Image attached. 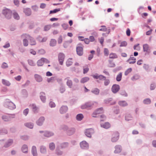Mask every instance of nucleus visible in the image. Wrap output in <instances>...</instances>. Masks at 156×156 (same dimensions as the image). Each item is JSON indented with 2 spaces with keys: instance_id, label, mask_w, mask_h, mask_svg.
Masks as SVG:
<instances>
[{
  "instance_id": "nucleus-1",
  "label": "nucleus",
  "mask_w": 156,
  "mask_h": 156,
  "mask_svg": "<svg viewBox=\"0 0 156 156\" xmlns=\"http://www.w3.org/2000/svg\"><path fill=\"white\" fill-rule=\"evenodd\" d=\"M60 129L66 131L67 134L69 135L73 134L75 132V129L74 128H68L66 125H62L60 127Z\"/></svg>"
},
{
  "instance_id": "nucleus-2",
  "label": "nucleus",
  "mask_w": 156,
  "mask_h": 156,
  "mask_svg": "<svg viewBox=\"0 0 156 156\" xmlns=\"http://www.w3.org/2000/svg\"><path fill=\"white\" fill-rule=\"evenodd\" d=\"M4 105L9 109L13 110L16 108L15 105L9 99H6L4 102Z\"/></svg>"
},
{
  "instance_id": "nucleus-3",
  "label": "nucleus",
  "mask_w": 156,
  "mask_h": 156,
  "mask_svg": "<svg viewBox=\"0 0 156 156\" xmlns=\"http://www.w3.org/2000/svg\"><path fill=\"white\" fill-rule=\"evenodd\" d=\"M2 13L7 19H10L11 17L12 12L9 9H4L2 11Z\"/></svg>"
},
{
  "instance_id": "nucleus-4",
  "label": "nucleus",
  "mask_w": 156,
  "mask_h": 156,
  "mask_svg": "<svg viewBox=\"0 0 156 156\" xmlns=\"http://www.w3.org/2000/svg\"><path fill=\"white\" fill-rule=\"evenodd\" d=\"M21 37H25L26 38H28L29 40L30 41V44L31 45H34L36 44V43L35 39L31 37L29 35L25 34H23L21 35Z\"/></svg>"
},
{
  "instance_id": "nucleus-5",
  "label": "nucleus",
  "mask_w": 156,
  "mask_h": 156,
  "mask_svg": "<svg viewBox=\"0 0 156 156\" xmlns=\"http://www.w3.org/2000/svg\"><path fill=\"white\" fill-rule=\"evenodd\" d=\"M15 117L14 114L11 115H6L2 116V119L5 121H10L11 119L14 118Z\"/></svg>"
},
{
  "instance_id": "nucleus-6",
  "label": "nucleus",
  "mask_w": 156,
  "mask_h": 156,
  "mask_svg": "<svg viewBox=\"0 0 156 156\" xmlns=\"http://www.w3.org/2000/svg\"><path fill=\"white\" fill-rule=\"evenodd\" d=\"M103 112V108H99L98 109H97L94 112L92 115V116L93 117H98V116H97L98 114L101 113Z\"/></svg>"
},
{
  "instance_id": "nucleus-7",
  "label": "nucleus",
  "mask_w": 156,
  "mask_h": 156,
  "mask_svg": "<svg viewBox=\"0 0 156 156\" xmlns=\"http://www.w3.org/2000/svg\"><path fill=\"white\" fill-rule=\"evenodd\" d=\"M93 105V104L91 102H89L85 103L81 106V108L82 109H89Z\"/></svg>"
},
{
  "instance_id": "nucleus-8",
  "label": "nucleus",
  "mask_w": 156,
  "mask_h": 156,
  "mask_svg": "<svg viewBox=\"0 0 156 156\" xmlns=\"http://www.w3.org/2000/svg\"><path fill=\"white\" fill-rule=\"evenodd\" d=\"M65 57V55L62 53H60L58 55V60L59 64L62 65Z\"/></svg>"
},
{
  "instance_id": "nucleus-9",
  "label": "nucleus",
  "mask_w": 156,
  "mask_h": 156,
  "mask_svg": "<svg viewBox=\"0 0 156 156\" xmlns=\"http://www.w3.org/2000/svg\"><path fill=\"white\" fill-rule=\"evenodd\" d=\"M119 134L117 132L114 133L112 135L111 141L113 142L117 141L119 139Z\"/></svg>"
},
{
  "instance_id": "nucleus-10",
  "label": "nucleus",
  "mask_w": 156,
  "mask_h": 156,
  "mask_svg": "<svg viewBox=\"0 0 156 156\" xmlns=\"http://www.w3.org/2000/svg\"><path fill=\"white\" fill-rule=\"evenodd\" d=\"M119 86L116 84H113L111 88L112 92L114 94L117 93L119 90Z\"/></svg>"
},
{
  "instance_id": "nucleus-11",
  "label": "nucleus",
  "mask_w": 156,
  "mask_h": 156,
  "mask_svg": "<svg viewBox=\"0 0 156 156\" xmlns=\"http://www.w3.org/2000/svg\"><path fill=\"white\" fill-rule=\"evenodd\" d=\"M94 129L90 128L87 129L85 132V133L87 137L90 138L91 136V134L94 133Z\"/></svg>"
},
{
  "instance_id": "nucleus-12",
  "label": "nucleus",
  "mask_w": 156,
  "mask_h": 156,
  "mask_svg": "<svg viewBox=\"0 0 156 156\" xmlns=\"http://www.w3.org/2000/svg\"><path fill=\"white\" fill-rule=\"evenodd\" d=\"M76 51L77 54L80 56L83 54V48L81 46H77L76 48Z\"/></svg>"
},
{
  "instance_id": "nucleus-13",
  "label": "nucleus",
  "mask_w": 156,
  "mask_h": 156,
  "mask_svg": "<svg viewBox=\"0 0 156 156\" xmlns=\"http://www.w3.org/2000/svg\"><path fill=\"white\" fill-rule=\"evenodd\" d=\"M80 147L83 149H87L89 147L88 144L86 141H83L80 143Z\"/></svg>"
},
{
  "instance_id": "nucleus-14",
  "label": "nucleus",
  "mask_w": 156,
  "mask_h": 156,
  "mask_svg": "<svg viewBox=\"0 0 156 156\" xmlns=\"http://www.w3.org/2000/svg\"><path fill=\"white\" fill-rule=\"evenodd\" d=\"M126 62L130 64H133L136 62V58L133 57V55H131L129 58L126 61Z\"/></svg>"
},
{
  "instance_id": "nucleus-15",
  "label": "nucleus",
  "mask_w": 156,
  "mask_h": 156,
  "mask_svg": "<svg viewBox=\"0 0 156 156\" xmlns=\"http://www.w3.org/2000/svg\"><path fill=\"white\" fill-rule=\"evenodd\" d=\"M65 80H66V84L68 86L69 88H71L73 85V82L70 79V78L69 77H67L65 78L64 79Z\"/></svg>"
},
{
  "instance_id": "nucleus-16",
  "label": "nucleus",
  "mask_w": 156,
  "mask_h": 156,
  "mask_svg": "<svg viewBox=\"0 0 156 156\" xmlns=\"http://www.w3.org/2000/svg\"><path fill=\"white\" fill-rule=\"evenodd\" d=\"M68 108L67 106H62L60 108L59 112L61 114H63L66 113L68 111Z\"/></svg>"
},
{
  "instance_id": "nucleus-17",
  "label": "nucleus",
  "mask_w": 156,
  "mask_h": 156,
  "mask_svg": "<svg viewBox=\"0 0 156 156\" xmlns=\"http://www.w3.org/2000/svg\"><path fill=\"white\" fill-rule=\"evenodd\" d=\"M13 143V140L12 139H9L5 143L4 147L5 148L8 147L10 146Z\"/></svg>"
},
{
  "instance_id": "nucleus-18",
  "label": "nucleus",
  "mask_w": 156,
  "mask_h": 156,
  "mask_svg": "<svg viewBox=\"0 0 156 156\" xmlns=\"http://www.w3.org/2000/svg\"><path fill=\"white\" fill-rule=\"evenodd\" d=\"M44 120L45 119L44 117H41L36 121V123L38 126H41L42 125Z\"/></svg>"
},
{
  "instance_id": "nucleus-19",
  "label": "nucleus",
  "mask_w": 156,
  "mask_h": 156,
  "mask_svg": "<svg viewBox=\"0 0 156 156\" xmlns=\"http://www.w3.org/2000/svg\"><path fill=\"white\" fill-rule=\"evenodd\" d=\"M23 12L27 16H30L31 14V9L29 8L24 9Z\"/></svg>"
},
{
  "instance_id": "nucleus-20",
  "label": "nucleus",
  "mask_w": 156,
  "mask_h": 156,
  "mask_svg": "<svg viewBox=\"0 0 156 156\" xmlns=\"http://www.w3.org/2000/svg\"><path fill=\"white\" fill-rule=\"evenodd\" d=\"M34 77L36 80L38 82H40L43 80L42 76L38 74H35L34 75Z\"/></svg>"
},
{
  "instance_id": "nucleus-21",
  "label": "nucleus",
  "mask_w": 156,
  "mask_h": 156,
  "mask_svg": "<svg viewBox=\"0 0 156 156\" xmlns=\"http://www.w3.org/2000/svg\"><path fill=\"white\" fill-rule=\"evenodd\" d=\"M40 97L42 102L43 103L45 102L46 100L45 94L43 92H41L40 93Z\"/></svg>"
},
{
  "instance_id": "nucleus-22",
  "label": "nucleus",
  "mask_w": 156,
  "mask_h": 156,
  "mask_svg": "<svg viewBox=\"0 0 156 156\" xmlns=\"http://www.w3.org/2000/svg\"><path fill=\"white\" fill-rule=\"evenodd\" d=\"M31 153L33 156H37V153L36 147L35 146H32L31 149Z\"/></svg>"
},
{
  "instance_id": "nucleus-23",
  "label": "nucleus",
  "mask_w": 156,
  "mask_h": 156,
  "mask_svg": "<svg viewBox=\"0 0 156 156\" xmlns=\"http://www.w3.org/2000/svg\"><path fill=\"white\" fill-rule=\"evenodd\" d=\"M40 152L42 154H45L47 152L46 148L43 145H41L40 147Z\"/></svg>"
},
{
  "instance_id": "nucleus-24",
  "label": "nucleus",
  "mask_w": 156,
  "mask_h": 156,
  "mask_svg": "<svg viewBox=\"0 0 156 156\" xmlns=\"http://www.w3.org/2000/svg\"><path fill=\"white\" fill-rule=\"evenodd\" d=\"M115 150L114 151L115 153H119L122 151V147L121 146L117 145L115 147Z\"/></svg>"
},
{
  "instance_id": "nucleus-25",
  "label": "nucleus",
  "mask_w": 156,
  "mask_h": 156,
  "mask_svg": "<svg viewBox=\"0 0 156 156\" xmlns=\"http://www.w3.org/2000/svg\"><path fill=\"white\" fill-rule=\"evenodd\" d=\"M54 133L51 132L46 131L44 132V136L47 137H49L53 136Z\"/></svg>"
},
{
  "instance_id": "nucleus-26",
  "label": "nucleus",
  "mask_w": 156,
  "mask_h": 156,
  "mask_svg": "<svg viewBox=\"0 0 156 156\" xmlns=\"http://www.w3.org/2000/svg\"><path fill=\"white\" fill-rule=\"evenodd\" d=\"M143 51L144 52H148L150 50L148 45L147 44H145L143 45Z\"/></svg>"
},
{
  "instance_id": "nucleus-27",
  "label": "nucleus",
  "mask_w": 156,
  "mask_h": 156,
  "mask_svg": "<svg viewBox=\"0 0 156 156\" xmlns=\"http://www.w3.org/2000/svg\"><path fill=\"white\" fill-rule=\"evenodd\" d=\"M21 150L23 153H27L28 151V148L27 145L25 144L23 145L21 148Z\"/></svg>"
},
{
  "instance_id": "nucleus-28",
  "label": "nucleus",
  "mask_w": 156,
  "mask_h": 156,
  "mask_svg": "<svg viewBox=\"0 0 156 156\" xmlns=\"http://www.w3.org/2000/svg\"><path fill=\"white\" fill-rule=\"evenodd\" d=\"M90 78L88 77H85L82 78L80 81L81 83H84L89 80Z\"/></svg>"
},
{
  "instance_id": "nucleus-29",
  "label": "nucleus",
  "mask_w": 156,
  "mask_h": 156,
  "mask_svg": "<svg viewBox=\"0 0 156 156\" xmlns=\"http://www.w3.org/2000/svg\"><path fill=\"white\" fill-rule=\"evenodd\" d=\"M56 41L55 39H52L50 41V45L52 47L56 45Z\"/></svg>"
},
{
  "instance_id": "nucleus-30",
  "label": "nucleus",
  "mask_w": 156,
  "mask_h": 156,
  "mask_svg": "<svg viewBox=\"0 0 156 156\" xmlns=\"http://www.w3.org/2000/svg\"><path fill=\"white\" fill-rule=\"evenodd\" d=\"M24 125L30 129H32L34 127V124L32 122H27L24 124Z\"/></svg>"
},
{
  "instance_id": "nucleus-31",
  "label": "nucleus",
  "mask_w": 156,
  "mask_h": 156,
  "mask_svg": "<svg viewBox=\"0 0 156 156\" xmlns=\"http://www.w3.org/2000/svg\"><path fill=\"white\" fill-rule=\"evenodd\" d=\"M44 63V58H42L39 60L37 62V65L39 66H42Z\"/></svg>"
},
{
  "instance_id": "nucleus-32",
  "label": "nucleus",
  "mask_w": 156,
  "mask_h": 156,
  "mask_svg": "<svg viewBox=\"0 0 156 156\" xmlns=\"http://www.w3.org/2000/svg\"><path fill=\"white\" fill-rule=\"evenodd\" d=\"M101 126L105 129H108L110 127V124L108 122H105L104 124H101Z\"/></svg>"
},
{
  "instance_id": "nucleus-33",
  "label": "nucleus",
  "mask_w": 156,
  "mask_h": 156,
  "mask_svg": "<svg viewBox=\"0 0 156 156\" xmlns=\"http://www.w3.org/2000/svg\"><path fill=\"white\" fill-rule=\"evenodd\" d=\"M100 90L97 88H95L91 91V92L94 94L98 95L99 93Z\"/></svg>"
},
{
  "instance_id": "nucleus-34",
  "label": "nucleus",
  "mask_w": 156,
  "mask_h": 156,
  "mask_svg": "<svg viewBox=\"0 0 156 156\" xmlns=\"http://www.w3.org/2000/svg\"><path fill=\"white\" fill-rule=\"evenodd\" d=\"M2 83L4 85L8 86H9L11 84L9 81L4 79L2 80Z\"/></svg>"
},
{
  "instance_id": "nucleus-35",
  "label": "nucleus",
  "mask_w": 156,
  "mask_h": 156,
  "mask_svg": "<svg viewBox=\"0 0 156 156\" xmlns=\"http://www.w3.org/2000/svg\"><path fill=\"white\" fill-rule=\"evenodd\" d=\"M49 148L50 150L53 151L55 149V145L54 143L52 142L49 144Z\"/></svg>"
},
{
  "instance_id": "nucleus-36",
  "label": "nucleus",
  "mask_w": 156,
  "mask_h": 156,
  "mask_svg": "<svg viewBox=\"0 0 156 156\" xmlns=\"http://www.w3.org/2000/svg\"><path fill=\"white\" fill-rule=\"evenodd\" d=\"M119 104L121 106L124 107L127 105V102L125 101H120L119 102Z\"/></svg>"
},
{
  "instance_id": "nucleus-37",
  "label": "nucleus",
  "mask_w": 156,
  "mask_h": 156,
  "mask_svg": "<svg viewBox=\"0 0 156 156\" xmlns=\"http://www.w3.org/2000/svg\"><path fill=\"white\" fill-rule=\"evenodd\" d=\"M83 118V116L82 114H78L76 116V119L78 121H81Z\"/></svg>"
},
{
  "instance_id": "nucleus-38",
  "label": "nucleus",
  "mask_w": 156,
  "mask_h": 156,
  "mask_svg": "<svg viewBox=\"0 0 156 156\" xmlns=\"http://www.w3.org/2000/svg\"><path fill=\"white\" fill-rule=\"evenodd\" d=\"M13 17L15 19L17 20H18L20 19V16L16 12L14 11L13 12Z\"/></svg>"
},
{
  "instance_id": "nucleus-39",
  "label": "nucleus",
  "mask_w": 156,
  "mask_h": 156,
  "mask_svg": "<svg viewBox=\"0 0 156 156\" xmlns=\"http://www.w3.org/2000/svg\"><path fill=\"white\" fill-rule=\"evenodd\" d=\"M109 58H118V56L115 53H112L110 54Z\"/></svg>"
},
{
  "instance_id": "nucleus-40",
  "label": "nucleus",
  "mask_w": 156,
  "mask_h": 156,
  "mask_svg": "<svg viewBox=\"0 0 156 156\" xmlns=\"http://www.w3.org/2000/svg\"><path fill=\"white\" fill-rule=\"evenodd\" d=\"M151 100L150 98H147L144 99L143 101V103L145 104L148 105L151 103Z\"/></svg>"
},
{
  "instance_id": "nucleus-41",
  "label": "nucleus",
  "mask_w": 156,
  "mask_h": 156,
  "mask_svg": "<svg viewBox=\"0 0 156 156\" xmlns=\"http://www.w3.org/2000/svg\"><path fill=\"white\" fill-rule=\"evenodd\" d=\"M8 132L7 130L5 128L0 129V134H6Z\"/></svg>"
},
{
  "instance_id": "nucleus-42",
  "label": "nucleus",
  "mask_w": 156,
  "mask_h": 156,
  "mask_svg": "<svg viewBox=\"0 0 156 156\" xmlns=\"http://www.w3.org/2000/svg\"><path fill=\"white\" fill-rule=\"evenodd\" d=\"M72 59V58H69V59H68V60L66 61V65L67 66L69 67L72 64L73 62L71 61Z\"/></svg>"
},
{
  "instance_id": "nucleus-43",
  "label": "nucleus",
  "mask_w": 156,
  "mask_h": 156,
  "mask_svg": "<svg viewBox=\"0 0 156 156\" xmlns=\"http://www.w3.org/2000/svg\"><path fill=\"white\" fill-rule=\"evenodd\" d=\"M122 78V73H120L117 76L116 80L118 82L120 81Z\"/></svg>"
},
{
  "instance_id": "nucleus-44",
  "label": "nucleus",
  "mask_w": 156,
  "mask_h": 156,
  "mask_svg": "<svg viewBox=\"0 0 156 156\" xmlns=\"http://www.w3.org/2000/svg\"><path fill=\"white\" fill-rule=\"evenodd\" d=\"M68 146V143L67 142H65L61 144L60 145V147L62 148H64L67 147Z\"/></svg>"
},
{
  "instance_id": "nucleus-45",
  "label": "nucleus",
  "mask_w": 156,
  "mask_h": 156,
  "mask_svg": "<svg viewBox=\"0 0 156 156\" xmlns=\"http://www.w3.org/2000/svg\"><path fill=\"white\" fill-rule=\"evenodd\" d=\"M9 66L7 63L5 62H3L1 66V67L2 69H5L7 68Z\"/></svg>"
},
{
  "instance_id": "nucleus-46",
  "label": "nucleus",
  "mask_w": 156,
  "mask_h": 156,
  "mask_svg": "<svg viewBox=\"0 0 156 156\" xmlns=\"http://www.w3.org/2000/svg\"><path fill=\"white\" fill-rule=\"evenodd\" d=\"M30 106L33 109V111L34 112H35L37 109V108L35 104H32L30 105Z\"/></svg>"
},
{
  "instance_id": "nucleus-47",
  "label": "nucleus",
  "mask_w": 156,
  "mask_h": 156,
  "mask_svg": "<svg viewBox=\"0 0 156 156\" xmlns=\"http://www.w3.org/2000/svg\"><path fill=\"white\" fill-rule=\"evenodd\" d=\"M23 44L24 46L27 47L28 45V42L27 39L26 38H24L23 40Z\"/></svg>"
},
{
  "instance_id": "nucleus-48",
  "label": "nucleus",
  "mask_w": 156,
  "mask_h": 156,
  "mask_svg": "<svg viewBox=\"0 0 156 156\" xmlns=\"http://www.w3.org/2000/svg\"><path fill=\"white\" fill-rule=\"evenodd\" d=\"M132 117L131 115L130 114H128L126 115L125 116V119L127 121L131 120L132 119Z\"/></svg>"
},
{
  "instance_id": "nucleus-49",
  "label": "nucleus",
  "mask_w": 156,
  "mask_h": 156,
  "mask_svg": "<svg viewBox=\"0 0 156 156\" xmlns=\"http://www.w3.org/2000/svg\"><path fill=\"white\" fill-rule=\"evenodd\" d=\"M28 64L29 65L32 66H35L36 64L34 62V61L31 60H29L28 61Z\"/></svg>"
},
{
  "instance_id": "nucleus-50",
  "label": "nucleus",
  "mask_w": 156,
  "mask_h": 156,
  "mask_svg": "<svg viewBox=\"0 0 156 156\" xmlns=\"http://www.w3.org/2000/svg\"><path fill=\"white\" fill-rule=\"evenodd\" d=\"M60 10V9H55L53 10H51L50 12V14L54 13L59 11Z\"/></svg>"
},
{
  "instance_id": "nucleus-51",
  "label": "nucleus",
  "mask_w": 156,
  "mask_h": 156,
  "mask_svg": "<svg viewBox=\"0 0 156 156\" xmlns=\"http://www.w3.org/2000/svg\"><path fill=\"white\" fill-rule=\"evenodd\" d=\"M132 71V69L131 68H129L125 72V75L126 76L127 75L130 73Z\"/></svg>"
},
{
  "instance_id": "nucleus-52",
  "label": "nucleus",
  "mask_w": 156,
  "mask_h": 156,
  "mask_svg": "<svg viewBox=\"0 0 156 156\" xmlns=\"http://www.w3.org/2000/svg\"><path fill=\"white\" fill-rule=\"evenodd\" d=\"M140 78V76L137 75H135L131 78V80H136Z\"/></svg>"
},
{
  "instance_id": "nucleus-53",
  "label": "nucleus",
  "mask_w": 156,
  "mask_h": 156,
  "mask_svg": "<svg viewBox=\"0 0 156 156\" xmlns=\"http://www.w3.org/2000/svg\"><path fill=\"white\" fill-rule=\"evenodd\" d=\"M89 69L87 66L83 67V73L85 74L87 73L89 71Z\"/></svg>"
},
{
  "instance_id": "nucleus-54",
  "label": "nucleus",
  "mask_w": 156,
  "mask_h": 156,
  "mask_svg": "<svg viewBox=\"0 0 156 156\" xmlns=\"http://www.w3.org/2000/svg\"><path fill=\"white\" fill-rule=\"evenodd\" d=\"M120 94L124 96L125 97H126L127 96V94L125 90H121L120 92Z\"/></svg>"
},
{
  "instance_id": "nucleus-55",
  "label": "nucleus",
  "mask_w": 156,
  "mask_h": 156,
  "mask_svg": "<svg viewBox=\"0 0 156 156\" xmlns=\"http://www.w3.org/2000/svg\"><path fill=\"white\" fill-rule=\"evenodd\" d=\"M127 43L125 41H123L121 42L120 46L121 47H126L127 46Z\"/></svg>"
},
{
  "instance_id": "nucleus-56",
  "label": "nucleus",
  "mask_w": 156,
  "mask_h": 156,
  "mask_svg": "<svg viewBox=\"0 0 156 156\" xmlns=\"http://www.w3.org/2000/svg\"><path fill=\"white\" fill-rule=\"evenodd\" d=\"M104 85L105 86H108L110 83V80L108 79H106L104 80Z\"/></svg>"
},
{
  "instance_id": "nucleus-57",
  "label": "nucleus",
  "mask_w": 156,
  "mask_h": 156,
  "mask_svg": "<svg viewBox=\"0 0 156 156\" xmlns=\"http://www.w3.org/2000/svg\"><path fill=\"white\" fill-rule=\"evenodd\" d=\"M112 100V98H109L107 99H106L104 101L105 103L106 104H108L110 103L111 101Z\"/></svg>"
},
{
  "instance_id": "nucleus-58",
  "label": "nucleus",
  "mask_w": 156,
  "mask_h": 156,
  "mask_svg": "<svg viewBox=\"0 0 156 156\" xmlns=\"http://www.w3.org/2000/svg\"><path fill=\"white\" fill-rule=\"evenodd\" d=\"M109 67H114L115 66V64L114 63L112 62V61H109Z\"/></svg>"
},
{
  "instance_id": "nucleus-59",
  "label": "nucleus",
  "mask_w": 156,
  "mask_h": 156,
  "mask_svg": "<svg viewBox=\"0 0 156 156\" xmlns=\"http://www.w3.org/2000/svg\"><path fill=\"white\" fill-rule=\"evenodd\" d=\"M45 50L42 49L39 50L38 51V53L39 54L43 55L45 54Z\"/></svg>"
},
{
  "instance_id": "nucleus-60",
  "label": "nucleus",
  "mask_w": 156,
  "mask_h": 156,
  "mask_svg": "<svg viewBox=\"0 0 156 156\" xmlns=\"http://www.w3.org/2000/svg\"><path fill=\"white\" fill-rule=\"evenodd\" d=\"M29 112V110L28 108H26L23 111V114L27 116Z\"/></svg>"
},
{
  "instance_id": "nucleus-61",
  "label": "nucleus",
  "mask_w": 156,
  "mask_h": 156,
  "mask_svg": "<svg viewBox=\"0 0 156 156\" xmlns=\"http://www.w3.org/2000/svg\"><path fill=\"white\" fill-rule=\"evenodd\" d=\"M51 26L49 25L45 26L44 27V30L45 31L48 30L50 28Z\"/></svg>"
},
{
  "instance_id": "nucleus-62",
  "label": "nucleus",
  "mask_w": 156,
  "mask_h": 156,
  "mask_svg": "<svg viewBox=\"0 0 156 156\" xmlns=\"http://www.w3.org/2000/svg\"><path fill=\"white\" fill-rule=\"evenodd\" d=\"M104 53L105 55L107 56L109 54V51L108 49L105 48L104 50Z\"/></svg>"
},
{
  "instance_id": "nucleus-63",
  "label": "nucleus",
  "mask_w": 156,
  "mask_h": 156,
  "mask_svg": "<svg viewBox=\"0 0 156 156\" xmlns=\"http://www.w3.org/2000/svg\"><path fill=\"white\" fill-rule=\"evenodd\" d=\"M56 154L58 155H61L63 154V152L59 150H56Z\"/></svg>"
},
{
  "instance_id": "nucleus-64",
  "label": "nucleus",
  "mask_w": 156,
  "mask_h": 156,
  "mask_svg": "<svg viewBox=\"0 0 156 156\" xmlns=\"http://www.w3.org/2000/svg\"><path fill=\"white\" fill-rule=\"evenodd\" d=\"M49 105L51 108L55 107V103L52 101H50V102Z\"/></svg>"
}]
</instances>
